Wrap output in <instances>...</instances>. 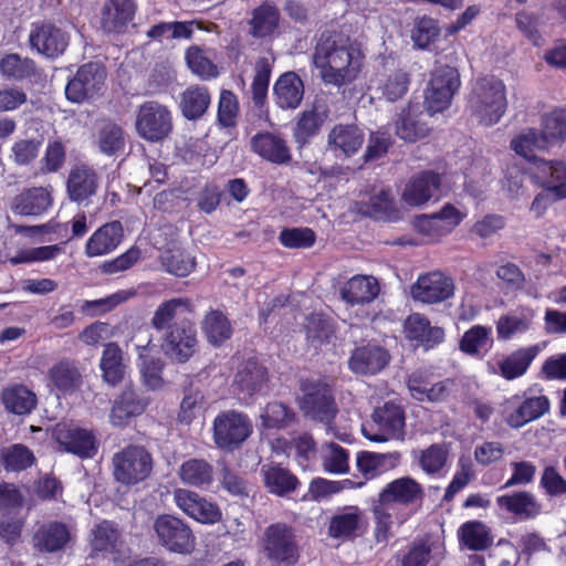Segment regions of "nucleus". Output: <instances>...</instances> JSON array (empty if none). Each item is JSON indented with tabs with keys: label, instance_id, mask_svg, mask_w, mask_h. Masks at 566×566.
<instances>
[{
	"label": "nucleus",
	"instance_id": "obj_18",
	"mask_svg": "<svg viewBox=\"0 0 566 566\" xmlns=\"http://www.w3.org/2000/svg\"><path fill=\"white\" fill-rule=\"evenodd\" d=\"M454 294L452 279L441 272L421 275L411 287V295L422 303L433 304L450 298Z\"/></svg>",
	"mask_w": 566,
	"mask_h": 566
},
{
	"label": "nucleus",
	"instance_id": "obj_10",
	"mask_svg": "<svg viewBox=\"0 0 566 566\" xmlns=\"http://www.w3.org/2000/svg\"><path fill=\"white\" fill-rule=\"evenodd\" d=\"M154 530L159 543L170 552L189 554L195 546L190 527L180 518L164 514L156 518Z\"/></svg>",
	"mask_w": 566,
	"mask_h": 566
},
{
	"label": "nucleus",
	"instance_id": "obj_49",
	"mask_svg": "<svg viewBox=\"0 0 566 566\" xmlns=\"http://www.w3.org/2000/svg\"><path fill=\"white\" fill-rule=\"evenodd\" d=\"M2 402L8 411L22 416L34 409L36 396L25 386L15 385L2 391Z\"/></svg>",
	"mask_w": 566,
	"mask_h": 566
},
{
	"label": "nucleus",
	"instance_id": "obj_51",
	"mask_svg": "<svg viewBox=\"0 0 566 566\" xmlns=\"http://www.w3.org/2000/svg\"><path fill=\"white\" fill-rule=\"evenodd\" d=\"M262 474L268 490L280 496L293 492L298 484L297 479L293 474L275 464L263 465Z\"/></svg>",
	"mask_w": 566,
	"mask_h": 566
},
{
	"label": "nucleus",
	"instance_id": "obj_57",
	"mask_svg": "<svg viewBox=\"0 0 566 566\" xmlns=\"http://www.w3.org/2000/svg\"><path fill=\"white\" fill-rule=\"evenodd\" d=\"M547 145L548 142L543 133L539 134L534 128L522 132L511 142V147L517 155L527 160H534V164L538 160L534 156L535 150L544 149Z\"/></svg>",
	"mask_w": 566,
	"mask_h": 566
},
{
	"label": "nucleus",
	"instance_id": "obj_30",
	"mask_svg": "<svg viewBox=\"0 0 566 566\" xmlns=\"http://www.w3.org/2000/svg\"><path fill=\"white\" fill-rule=\"evenodd\" d=\"M52 206V188L34 187L18 195L11 210L20 216H41Z\"/></svg>",
	"mask_w": 566,
	"mask_h": 566
},
{
	"label": "nucleus",
	"instance_id": "obj_7",
	"mask_svg": "<svg viewBox=\"0 0 566 566\" xmlns=\"http://www.w3.org/2000/svg\"><path fill=\"white\" fill-rule=\"evenodd\" d=\"M135 126L142 138L161 142L172 129V116L167 106L154 101L145 102L137 111Z\"/></svg>",
	"mask_w": 566,
	"mask_h": 566
},
{
	"label": "nucleus",
	"instance_id": "obj_34",
	"mask_svg": "<svg viewBox=\"0 0 566 566\" xmlns=\"http://www.w3.org/2000/svg\"><path fill=\"white\" fill-rule=\"evenodd\" d=\"M536 315V310L528 306H521L501 316L496 322L497 338L509 340L518 334L526 333L532 328Z\"/></svg>",
	"mask_w": 566,
	"mask_h": 566
},
{
	"label": "nucleus",
	"instance_id": "obj_55",
	"mask_svg": "<svg viewBox=\"0 0 566 566\" xmlns=\"http://www.w3.org/2000/svg\"><path fill=\"white\" fill-rule=\"evenodd\" d=\"M460 541L471 551H483L492 544L489 528L480 521H470L459 528Z\"/></svg>",
	"mask_w": 566,
	"mask_h": 566
},
{
	"label": "nucleus",
	"instance_id": "obj_8",
	"mask_svg": "<svg viewBox=\"0 0 566 566\" xmlns=\"http://www.w3.org/2000/svg\"><path fill=\"white\" fill-rule=\"evenodd\" d=\"M371 418L376 429L367 424L361 427L364 437L369 441L381 443L403 438L405 415L400 406L385 403L375 409Z\"/></svg>",
	"mask_w": 566,
	"mask_h": 566
},
{
	"label": "nucleus",
	"instance_id": "obj_37",
	"mask_svg": "<svg viewBox=\"0 0 566 566\" xmlns=\"http://www.w3.org/2000/svg\"><path fill=\"white\" fill-rule=\"evenodd\" d=\"M361 525V510L355 505L345 506L332 516L328 534L333 538L347 539L358 535Z\"/></svg>",
	"mask_w": 566,
	"mask_h": 566
},
{
	"label": "nucleus",
	"instance_id": "obj_5",
	"mask_svg": "<svg viewBox=\"0 0 566 566\" xmlns=\"http://www.w3.org/2000/svg\"><path fill=\"white\" fill-rule=\"evenodd\" d=\"M250 418L235 410L220 412L213 420L214 443L224 450L239 448L252 433Z\"/></svg>",
	"mask_w": 566,
	"mask_h": 566
},
{
	"label": "nucleus",
	"instance_id": "obj_9",
	"mask_svg": "<svg viewBox=\"0 0 566 566\" xmlns=\"http://www.w3.org/2000/svg\"><path fill=\"white\" fill-rule=\"evenodd\" d=\"M161 349L172 361H188L198 349L195 325L189 321H181L168 327L163 336Z\"/></svg>",
	"mask_w": 566,
	"mask_h": 566
},
{
	"label": "nucleus",
	"instance_id": "obj_53",
	"mask_svg": "<svg viewBox=\"0 0 566 566\" xmlns=\"http://www.w3.org/2000/svg\"><path fill=\"white\" fill-rule=\"evenodd\" d=\"M202 331L208 342L214 346L221 345L232 335L231 324L220 311H211L205 316Z\"/></svg>",
	"mask_w": 566,
	"mask_h": 566
},
{
	"label": "nucleus",
	"instance_id": "obj_45",
	"mask_svg": "<svg viewBox=\"0 0 566 566\" xmlns=\"http://www.w3.org/2000/svg\"><path fill=\"white\" fill-rule=\"evenodd\" d=\"M149 343L137 345L136 348L138 350V367L143 381L149 389L155 390L161 388L164 384L161 377L164 363L151 354L153 347H149Z\"/></svg>",
	"mask_w": 566,
	"mask_h": 566
},
{
	"label": "nucleus",
	"instance_id": "obj_19",
	"mask_svg": "<svg viewBox=\"0 0 566 566\" xmlns=\"http://www.w3.org/2000/svg\"><path fill=\"white\" fill-rule=\"evenodd\" d=\"M365 135L355 125H335L327 134L326 149L336 158H349L363 146Z\"/></svg>",
	"mask_w": 566,
	"mask_h": 566
},
{
	"label": "nucleus",
	"instance_id": "obj_4",
	"mask_svg": "<svg viewBox=\"0 0 566 566\" xmlns=\"http://www.w3.org/2000/svg\"><path fill=\"white\" fill-rule=\"evenodd\" d=\"M459 87L460 75L457 69L449 65L434 69L424 90L427 113L433 115L446 111Z\"/></svg>",
	"mask_w": 566,
	"mask_h": 566
},
{
	"label": "nucleus",
	"instance_id": "obj_25",
	"mask_svg": "<svg viewBox=\"0 0 566 566\" xmlns=\"http://www.w3.org/2000/svg\"><path fill=\"white\" fill-rule=\"evenodd\" d=\"M428 113H423L419 104H408L402 108L396 120V134L406 142H417L426 137L429 133L427 117Z\"/></svg>",
	"mask_w": 566,
	"mask_h": 566
},
{
	"label": "nucleus",
	"instance_id": "obj_35",
	"mask_svg": "<svg viewBox=\"0 0 566 566\" xmlns=\"http://www.w3.org/2000/svg\"><path fill=\"white\" fill-rule=\"evenodd\" d=\"M134 13L132 0H108L102 12V28L109 33H120L133 21Z\"/></svg>",
	"mask_w": 566,
	"mask_h": 566
},
{
	"label": "nucleus",
	"instance_id": "obj_41",
	"mask_svg": "<svg viewBox=\"0 0 566 566\" xmlns=\"http://www.w3.org/2000/svg\"><path fill=\"white\" fill-rule=\"evenodd\" d=\"M97 177L86 166L74 167L69 175L66 189L71 200L82 202L96 192Z\"/></svg>",
	"mask_w": 566,
	"mask_h": 566
},
{
	"label": "nucleus",
	"instance_id": "obj_50",
	"mask_svg": "<svg viewBox=\"0 0 566 566\" xmlns=\"http://www.w3.org/2000/svg\"><path fill=\"white\" fill-rule=\"evenodd\" d=\"M492 346V328L483 325L472 326L460 340V349L472 356H483Z\"/></svg>",
	"mask_w": 566,
	"mask_h": 566
},
{
	"label": "nucleus",
	"instance_id": "obj_15",
	"mask_svg": "<svg viewBox=\"0 0 566 566\" xmlns=\"http://www.w3.org/2000/svg\"><path fill=\"white\" fill-rule=\"evenodd\" d=\"M465 217L467 212L447 203L436 213L417 218L415 227L420 233L431 239H439L451 233Z\"/></svg>",
	"mask_w": 566,
	"mask_h": 566
},
{
	"label": "nucleus",
	"instance_id": "obj_52",
	"mask_svg": "<svg viewBox=\"0 0 566 566\" xmlns=\"http://www.w3.org/2000/svg\"><path fill=\"white\" fill-rule=\"evenodd\" d=\"M280 19L279 10L271 3H262L252 12L250 20L251 33L255 38L271 35L277 28Z\"/></svg>",
	"mask_w": 566,
	"mask_h": 566
},
{
	"label": "nucleus",
	"instance_id": "obj_58",
	"mask_svg": "<svg viewBox=\"0 0 566 566\" xmlns=\"http://www.w3.org/2000/svg\"><path fill=\"white\" fill-rule=\"evenodd\" d=\"M0 73L7 80L23 81L34 75L35 65L32 60L11 53L0 60Z\"/></svg>",
	"mask_w": 566,
	"mask_h": 566
},
{
	"label": "nucleus",
	"instance_id": "obj_6",
	"mask_svg": "<svg viewBox=\"0 0 566 566\" xmlns=\"http://www.w3.org/2000/svg\"><path fill=\"white\" fill-rule=\"evenodd\" d=\"M114 478L125 485L146 480L153 470L150 454L142 447H128L113 458Z\"/></svg>",
	"mask_w": 566,
	"mask_h": 566
},
{
	"label": "nucleus",
	"instance_id": "obj_22",
	"mask_svg": "<svg viewBox=\"0 0 566 566\" xmlns=\"http://www.w3.org/2000/svg\"><path fill=\"white\" fill-rule=\"evenodd\" d=\"M389 361L387 352L376 344L356 347L348 360L349 369L357 375H375Z\"/></svg>",
	"mask_w": 566,
	"mask_h": 566
},
{
	"label": "nucleus",
	"instance_id": "obj_27",
	"mask_svg": "<svg viewBox=\"0 0 566 566\" xmlns=\"http://www.w3.org/2000/svg\"><path fill=\"white\" fill-rule=\"evenodd\" d=\"M340 297L349 305L371 303L380 293L379 281L373 275H354L340 287Z\"/></svg>",
	"mask_w": 566,
	"mask_h": 566
},
{
	"label": "nucleus",
	"instance_id": "obj_40",
	"mask_svg": "<svg viewBox=\"0 0 566 566\" xmlns=\"http://www.w3.org/2000/svg\"><path fill=\"white\" fill-rule=\"evenodd\" d=\"M407 338L416 340L426 347H432L444 339V331L439 326H430L429 321L421 314L415 313L405 322Z\"/></svg>",
	"mask_w": 566,
	"mask_h": 566
},
{
	"label": "nucleus",
	"instance_id": "obj_20",
	"mask_svg": "<svg viewBox=\"0 0 566 566\" xmlns=\"http://www.w3.org/2000/svg\"><path fill=\"white\" fill-rule=\"evenodd\" d=\"M441 195V178L433 172H421L412 177L405 186L402 201L411 207H420Z\"/></svg>",
	"mask_w": 566,
	"mask_h": 566
},
{
	"label": "nucleus",
	"instance_id": "obj_54",
	"mask_svg": "<svg viewBox=\"0 0 566 566\" xmlns=\"http://www.w3.org/2000/svg\"><path fill=\"white\" fill-rule=\"evenodd\" d=\"M192 304L189 298L177 297L161 303L154 313L151 325L157 331L168 329L170 322L181 312H191Z\"/></svg>",
	"mask_w": 566,
	"mask_h": 566
},
{
	"label": "nucleus",
	"instance_id": "obj_28",
	"mask_svg": "<svg viewBox=\"0 0 566 566\" xmlns=\"http://www.w3.org/2000/svg\"><path fill=\"white\" fill-rule=\"evenodd\" d=\"M268 381V373L264 366L254 359L241 364L234 376L233 388L240 399L252 397L260 392Z\"/></svg>",
	"mask_w": 566,
	"mask_h": 566
},
{
	"label": "nucleus",
	"instance_id": "obj_42",
	"mask_svg": "<svg viewBox=\"0 0 566 566\" xmlns=\"http://www.w3.org/2000/svg\"><path fill=\"white\" fill-rule=\"evenodd\" d=\"M251 145L256 154L269 161L283 164L290 160V149L285 140L279 135L272 133L258 134L252 138Z\"/></svg>",
	"mask_w": 566,
	"mask_h": 566
},
{
	"label": "nucleus",
	"instance_id": "obj_38",
	"mask_svg": "<svg viewBox=\"0 0 566 566\" xmlns=\"http://www.w3.org/2000/svg\"><path fill=\"white\" fill-rule=\"evenodd\" d=\"M71 538V531L65 524L51 522L42 525L35 532L33 542L39 551L54 553L63 549Z\"/></svg>",
	"mask_w": 566,
	"mask_h": 566
},
{
	"label": "nucleus",
	"instance_id": "obj_61",
	"mask_svg": "<svg viewBox=\"0 0 566 566\" xmlns=\"http://www.w3.org/2000/svg\"><path fill=\"white\" fill-rule=\"evenodd\" d=\"M0 458L7 471H22L31 467L34 462L32 451L23 444H13L2 448Z\"/></svg>",
	"mask_w": 566,
	"mask_h": 566
},
{
	"label": "nucleus",
	"instance_id": "obj_36",
	"mask_svg": "<svg viewBox=\"0 0 566 566\" xmlns=\"http://www.w3.org/2000/svg\"><path fill=\"white\" fill-rule=\"evenodd\" d=\"M401 462V453L398 451L377 453L360 451L357 454L356 465L358 471L367 478H375L397 468Z\"/></svg>",
	"mask_w": 566,
	"mask_h": 566
},
{
	"label": "nucleus",
	"instance_id": "obj_29",
	"mask_svg": "<svg viewBox=\"0 0 566 566\" xmlns=\"http://www.w3.org/2000/svg\"><path fill=\"white\" fill-rule=\"evenodd\" d=\"M147 405V399L140 397L133 387H126L114 400L109 413V421L115 427H122L133 417L142 415Z\"/></svg>",
	"mask_w": 566,
	"mask_h": 566
},
{
	"label": "nucleus",
	"instance_id": "obj_31",
	"mask_svg": "<svg viewBox=\"0 0 566 566\" xmlns=\"http://www.w3.org/2000/svg\"><path fill=\"white\" fill-rule=\"evenodd\" d=\"M49 385L57 396H71L82 386V375L76 365L69 360L54 364L48 373Z\"/></svg>",
	"mask_w": 566,
	"mask_h": 566
},
{
	"label": "nucleus",
	"instance_id": "obj_39",
	"mask_svg": "<svg viewBox=\"0 0 566 566\" xmlns=\"http://www.w3.org/2000/svg\"><path fill=\"white\" fill-rule=\"evenodd\" d=\"M542 349L543 346L536 344L513 352L499 363L501 376L506 380L523 376Z\"/></svg>",
	"mask_w": 566,
	"mask_h": 566
},
{
	"label": "nucleus",
	"instance_id": "obj_3",
	"mask_svg": "<svg viewBox=\"0 0 566 566\" xmlns=\"http://www.w3.org/2000/svg\"><path fill=\"white\" fill-rule=\"evenodd\" d=\"M424 493L421 484L410 476L398 478L389 482L379 493V506H376L374 513L378 523L386 530L390 524V515L384 512V507L391 503H398L403 506L420 505Z\"/></svg>",
	"mask_w": 566,
	"mask_h": 566
},
{
	"label": "nucleus",
	"instance_id": "obj_59",
	"mask_svg": "<svg viewBox=\"0 0 566 566\" xmlns=\"http://www.w3.org/2000/svg\"><path fill=\"white\" fill-rule=\"evenodd\" d=\"M322 465L324 471L331 474H345L349 471V454L346 449L327 443L322 448Z\"/></svg>",
	"mask_w": 566,
	"mask_h": 566
},
{
	"label": "nucleus",
	"instance_id": "obj_23",
	"mask_svg": "<svg viewBox=\"0 0 566 566\" xmlns=\"http://www.w3.org/2000/svg\"><path fill=\"white\" fill-rule=\"evenodd\" d=\"M124 237L122 223L112 221L101 226L87 239L84 253L88 258H97L112 253L120 244Z\"/></svg>",
	"mask_w": 566,
	"mask_h": 566
},
{
	"label": "nucleus",
	"instance_id": "obj_32",
	"mask_svg": "<svg viewBox=\"0 0 566 566\" xmlns=\"http://www.w3.org/2000/svg\"><path fill=\"white\" fill-rule=\"evenodd\" d=\"M275 104L282 109H295L304 96V83L295 72L282 74L273 86Z\"/></svg>",
	"mask_w": 566,
	"mask_h": 566
},
{
	"label": "nucleus",
	"instance_id": "obj_13",
	"mask_svg": "<svg viewBox=\"0 0 566 566\" xmlns=\"http://www.w3.org/2000/svg\"><path fill=\"white\" fill-rule=\"evenodd\" d=\"M172 495L176 506L198 523L212 525L222 518L221 510L216 503L193 491L178 488Z\"/></svg>",
	"mask_w": 566,
	"mask_h": 566
},
{
	"label": "nucleus",
	"instance_id": "obj_64",
	"mask_svg": "<svg viewBox=\"0 0 566 566\" xmlns=\"http://www.w3.org/2000/svg\"><path fill=\"white\" fill-rule=\"evenodd\" d=\"M190 71L201 78H211L218 75L217 66L197 45L190 46L185 54Z\"/></svg>",
	"mask_w": 566,
	"mask_h": 566
},
{
	"label": "nucleus",
	"instance_id": "obj_60",
	"mask_svg": "<svg viewBox=\"0 0 566 566\" xmlns=\"http://www.w3.org/2000/svg\"><path fill=\"white\" fill-rule=\"evenodd\" d=\"M273 62L274 57L270 54L259 57L255 62L252 82V96L255 104H262L266 96Z\"/></svg>",
	"mask_w": 566,
	"mask_h": 566
},
{
	"label": "nucleus",
	"instance_id": "obj_24",
	"mask_svg": "<svg viewBox=\"0 0 566 566\" xmlns=\"http://www.w3.org/2000/svg\"><path fill=\"white\" fill-rule=\"evenodd\" d=\"M356 207L359 213L374 219L387 221L398 219L390 192L384 188H374L371 192L360 193Z\"/></svg>",
	"mask_w": 566,
	"mask_h": 566
},
{
	"label": "nucleus",
	"instance_id": "obj_56",
	"mask_svg": "<svg viewBox=\"0 0 566 566\" xmlns=\"http://www.w3.org/2000/svg\"><path fill=\"white\" fill-rule=\"evenodd\" d=\"M161 265L165 270L176 276H187L195 269V258L180 248H172L164 251L160 255Z\"/></svg>",
	"mask_w": 566,
	"mask_h": 566
},
{
	"label": "nucleus",
	"instance_id": "obj_63",
	"mask_svg": "<svg viewBox=\"0 0 566 566\" xmlns=\"http://www.w3.org/2000/svg\"><path fill=\"white\" fill-rule=\"evenodd\" d=\"M409 76L403 71H395L379 82L378 90L389 102L401 98L408 91Z\"/></svg>",
	"mask_w": 566,
	"mask_h": 566
},
{
	"label": "nucleus",
	"instance_id": "obj_11",
	"mask_svg": "<svg viewBox=\"0 0 566 566\" xmlns=\"http://www.w3.org/2000/svg\"><path fill=\"white\" fill-rule=\"evenodd\" d=\"M301 389L300 407L305 416L328 423L336 411L328 386L318 380H305Z\"/></svg>",
	"mask_w": 566,
	"mask_h": 566
},
{
	"label": "nucleus",
	"instance_id": "obj_48",
	"mask_svg": "<svg viewBox=\"0 0 566 566\" xmlns=\"http://www.w3.org/2000/svg\"><path fill=\"white\" fill-rule=\"evenodd\" d=\"M210 102L211 96L207 87L189 86L181 94V113L188 119H197L206 113Z\"/></svg>",
	"mask_w": 566,
	"mask_h": 566
},
{
	"label": "nucleus",
	"instance_id": "obj_33",
	"mask_svg": "<svg viewBox=\"0 0 566 566\" xmlns=\"http://www.w3.org/2000/svg\"><path fill=\"white\" fill-rule=\"evenodd\" d=\"M328 118V109L321 102H315L313 105L304 109L296 122L294 128V137L297 144L305 145L318 134L322 126Z\"/></svg>",
	"mask_w": 566,
	"mask_h": 566
},
{
	"label": "nucleus",
	"instance_id": "obj_47",
	"mask_svg": "<svg viewBox=\"0 0 566 566\" xmlns=\"http://www.w3.org/2000/svg\"><path fill=\"white\" fill-rule=\"evenodd\" d=\"M178 476L186 485L206 488L213 480V469L202 459H189L179 467Z\"/></svg>",
	"mask_w": 566,
	"mask_h": 566
},
{
	"label": "nucleus",
	"instance_id": "obj_26",
	"mask_svg": "<svg viewBox=\"0 0 566 566\" xmlns=\"http://www.w3.org/2000/svg\"><path fill=\"white\" fill-rule=\"evenodd\" d=\"M533 178L555 198H566V161L538 159L535 163Z\"/></svg>",
	"mask_w": 566,
	"mask_h": 566
},
{
	"label": "nucleus",
	"instance_id": "obj_17",
	"mask_svg": "<svg viewBox=\"0 0 566 566\" xmlns=\"http://www.w3.org/2000/svg\"><path fill=\"white\" fill-rule=\"evenodd\" d=\"M69 41V34L51 23H34L29 34L31 48L46 57L61 55Z\"/></svg>",
	"mask_w": 566,
	"mask_h": 566
},
{
	"label": "nucleus",
	"instance_id": "obj_2",
	"mask_svg": "<svg viewBox=\"0 0 566 566\" xmlns=\"http://www.w3.org/2000/svg\"><path fill=\"white\" fill-rule=\"evenodd\" d=\"M468 108L479 124H497L507 109L505 84L496 77L479 78L469 95Z\"/></svg>",
	"mask_w": 566,
	"mask_h": 566
},
{
	"label": "nucleus",
	"instance_id": "obj_21",
	"mask_svg": "<svg viewBox=\"0 0 566 566\" xmlns=\"http://www.w3.org/2000/svg\"><path fill=\"white\" fill-rule=\"evenodd\" d=\"M91 556L97 557L99 554L113 556L116 564H120L125 558V551L120 547V535L112 522L102 521L93 530L90 538Z\"/></svg>",
	"mask_w": 566,
	"mask_h": 566
},
{
	"label": "nucleus",
	"instance_id": "obj_62",
	"mask_svg": "<svg viewBox=\"0 0 566 566\" xmlns=\"http://www.w3.org/2000/svg\"><path fill=\"white\" fill-rule=\"evenodd\" d=\"M305 328L307 340L315 347L328 343L334 335L333 323L322 314L311 315Z\"/></svg>",
	"mask_w": 566,
	"mask_h": 566
},
{
	"label": "nucleus",
	"instance_id": "obj_16",
	"mask_svg": "<svg viewBox=\"0 0 566 566\" xmlns=\"http://www.w3.org/2000/svg\"><path fill=\"white\" fill-rule=\"evenodd\" d=\"M52 437L66 452L82 458H90L95 453V437L87 429L72 423H57L52 430Z\"/></svg>",
	"mask_w": 566,
	"mask_h": 566
},
{
	"label": "nucleus",
	"instance_id": "obj_46",
	"mask_svg": "<svg viewBox=\"0 0 566 566\" xmlns=\"http://www.w3.org/2000/svg\"><path fill=\"white\" fill-rule=\"evenodd\" d=\"M99 367L105 382L111 386L118 385L125 377V365L123 363V353L115 343L105 345L102 353Z\"/></svg>",
	"mask_w": 566,
	"mask_h": 566
},
{
	"label": "nucleus",
	"instance_id": "obj_1",
	"mask_svg": "<svg viewBox=\"0 0 566 566\" xmlns=\"http://www.w3.org/2000/svg\"><path fill=\"white\" fill-rule=\"evenodd\" d=\"M365 52L361 44L337 32H323L316 40L312 64L325 85L342 87L352 84L363 70Z\"/></svg>",
	"mask_w": 566,
	"mask_h": 566
},
{
	"label": "nucleus",
	"instance_id": "obj_14",
	"mask_svg": "<svg viewBox=\"0 0 566 566\" xmlns=\"http://www.w3.org/2000/svg\"><path fill=\"white\" fill-rule=\"evenodd\" d=\"M105 78L106 71L101 64H84L69 81L65 87L66 98L73 103H82L102 90Z\"/></svg>",
	"mask_w": 566,
	"mask_h": 566
},
{
	"label": "nucleus",
	"instance_id": "obj_12",
	"mask_svg": "<svg viewBox=\"0 0 566 566\" xmlns=\"http://www.w3.org/2000/svg\"><path fill=\"white\" fill-rule=\"evenodd\" d=\"M265 556L273 563L293 565L298 554L293 532L285 524L270 525L263 536Z\"/></svg>",
	"mask_w": 566,
	"mask_h": 566
},
{
	"label": "nucleus",
	"instance_id": "obj_43",
	"mask_svg": "<svg viewBox=\"0 0 566 566\" xmlns=\"http://www.w3.org/2000/svg\"><path fill=\"white\" fill-rule=\"evenodd\" d=\"M496 503L500 509L523 520L535 517L541 512V505L526 491L501 495L496 499Z\"/></svg>",
	"mask_w": 566,
	"mask_h": 566
},
{
	"label": "nucleus",
	"instance_id": "obj_44",
	"mask_svg": "<svg viewBox=\"0 0 566 566\" xmlns=\"http://www.w3.org/2000/svg\"><path fill=\"white\" fill-rule=\"evenodd\" d=\"M450 450L446 443H433L426 449L413 452L419 468L427 475H439L449 462Z\"/></svg>",
	"mask_w": 566,
	"mask_h": 566
}]
</instances>
